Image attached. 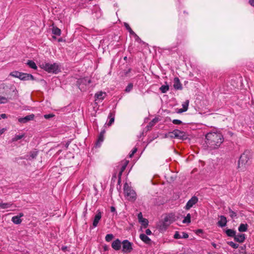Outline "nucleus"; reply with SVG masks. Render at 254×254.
Masks as SVG:
<instances>
[{"label":"nucleus","instance_id":"obj_1","mask_svg":"<svg viewBox=\"0 0 254 254\" xmlns=\"http://www.w3.org/2000/svg\"><path fill=\"white\" fill-rule=\"evenodd\" d=\"M205 142L210 150L218 148L223 142L222 134L218 132H210L205 135Z\"/></svg>","mask_w":254,"mask_h":254},{"label":"nucleus","instance_id":"obj_2","mask_svg":"<svg viewBox=\"0 0 254 254\" xmlns=\"http://www.w3.org/2000/svg\"><path fill=\"white\" fill-rule=\"evenodd\" d=\"M6 89L5 92H2V95L5 96L8 100L15 99L18 97V91L16 88L14 86H9L5 83H1L0 84V88Z\"/></svg>","mask_w":254,"mask_h":254},{"label":"nucleus","instance_id":"obj_3","mask_svg":"<svg viewBox=\"0 0 254 254\" xmlns=\"http://www.w3.org/2000/svg\"><path fill=\"white\" fill-rule=\"evenodd\" d=\"M40 66L49 73H57L61 71L60 65L57 63L52 64L43 62L40 64Z\"/></svg>","mask_w":254,"mask_h":254},{"label":"nucleus","instance_id":"obj_4","mask_svg":"<svg viewBox=\"0 0 254 254\" xmlns=\"http://www.w3.org/2000/svg\"><path fill=\"white\" fill-rule=\"evenodd\" d=\"M173 221L174 217L173 215H166L162 221H161L158 224L159 229L162 231H165L168 227L173 222Z\"/></svg>","mask_w":254,"mask_h":254},{"label":"nucleus","instance_id":"obj_5","mask_svg":"<svg viewBox=\"0 0 254 254\" xmlns=\"http://www.w3.org/2000/svg\"><path fill=\"white\" fill-rule=\"evenodd\" d=\"M124 190L126 197L129 201L135 200L136 198V194L134 190L130 187L127 183L124 186Z\"/></svg>","mask_w":254,"mask_h":254},{"label":"nucleus","instance_id":"obj_6","mask_svg":"<svg viewBox=\"0 0 254 254\" xmlns=\"http://www.w3.org/2000/svg\"><path fill=\"white\" fill-rule=\"evenodd\" d=\"M166 137L175 138L182 140H185L187 138L186 132L179 129H175L173 131L169 132L167 134H166Z\"/></svg>","mask_w":254,"mask_h":254},{"label":"nucleus","instance_id":"obj_7","mask_svg":"<svg viewBox=\"0 0 254 254\" xmlns=\"http://www.w3.org/2000/svg\"><path fill=\"white\" fill-rule=\"evenodd\" d=\"M249 160V157L248 155V152H245L243 154H242L238 161V168H241L245 165H246Z\"/></svg>","mask_w":254,"mask_h":254},{"label":"nucleus","instance_id":"obj_8","mask_svg":"<svg viewBox=\"0 0 254 254\" xmlns=\"http://www.w3.org/2000/svg\"><path fill=\"white\" fill-rule=\"evenodd\" d=\"M123 250L124 253H129L132 250V244L127 240H124L122 242Z\"/></svg>","mask_w":254,"mask_h":254},{"label":"nucleus","instance_id":"obj_9","mask_svg":"<svg viewBox=\"0 0 254 254\" xmlns=\"http://www.w3.org/2000/svg\"><path fill=\"white\" fill-rule=\"evenodd\" d=\"M198 201V198L195 196H192L187 203L185 208L186 210H189Z\"/></svg>","mask_w":254,"mask_h":254},{"label":"nucleus","instance_id":"obj_10","mask_svg":"<svg viewBox=\"0 0 254 254\" xmlns=\"http://www.w3.org/2000/svg\"><path fill=\"white\" fill-rule=\"evenodd\" d=\"M102 212H101L100 210H98L97 211L92 223L93 227L94 228H95L98 226V224L102 218Z\"/></svg>","mask_w":254,"mask_h":254},{"label":"nucleus","instance_id":"obj_11","mask_svg":"<svg viewBox=\"0 0 254 254\" xmlns=\"http://www.w3.org/2000/svg\"><path fill=\"white\" fill-rule=\"evenodd\" d=\"M34 115L32 114L23 118H18V121L20 123L25 124L30 121L33 120L34 118Z\"/></svg>","mask_w":254,"mask_h":254},{"label":"nucleus","instance_id":"obj_12","mask_svg":"<svg viewBox=\"0 0 254 254\" xmlns=\"http://www.w3.org/2000/svg\"><path fill=\"white\" fill-rule=\"evenodd\" d=\"M19 79L22 80H33L34 77L31 74L21 72Z\"/></svg>","mask_w":254,"mask_h":254},{"label":"nucleus","instance_id":"obj_13","mask_svg":"<svg viewBox=\"0 0 254 254\" xmlns=\"http://www.w3.org/2000/svg\"><path fill=\"white\" fill-rule=\"evenodd\" d=\"M122 244V242H121L119 239H117L112 242L111 246L114 250L119 251L121 248Z\"/></svg>","mask_w":254,"mask_h":254},{"label":"nucleus","instance_id":"obj_14","mask_svg":"<svg viewBox=\"0 0 254 254\" xmlns=\"http://www.w3.org/2000/svg\"><path fill=\"white\" fill-rule=\"evenodd\" d=\"M106 96V92L99 91L95 94V101H102Z\"/></svg>","mask_w":254,"mask_h":254},{"label":"nucleus","instance_id":"obj_15","mask_svg":"<svg viewBox=\"0 0 254 254\" xmlns=\"http://www.w3.org/2000/svg\"><path fill=\"white\" fill-rule=\"evenodd\" d=\"M23 215L22 213H20L18 215L13 216L11 218L12 222L15 224H20L22 222L21 217Z\"/></svg>","mask_w":254,"mask_h":254},{"label":"nucleus","instance_id":"obj_16","mask_svg":"<svg viewBox=\"0 0 254 254\" xmlns=\"http://www.w3.org/2000/svg\"><path fill=\"white\" fill-rule=\"evenodd\" d=\"M173 82V87L176 90H182V84L180 82V79L178 77H175Z\"/></svg>","mask_w":254,"mask_h":254},{"label":"nucleus","instance_id":"obj_17","mask_svg":"<svg viewBox=\"0 0 254 254\" xmlns=\"http://www.w3.org/2000/svg\"><path fill=\"white\" fill-rule=\"evenodd\" d=\"M189 237V235L188 233L182 232L181 233H180L178 231H176L174 235V238L176 239H181V238H184L187 239Z\"/></svg>","mask_w":254,"mask_h":254},{"label":"nucleus","instance_id":"obj_18","mask_svg":"<svg viewBox=\"0 0 254 254\" xmlns=\"http://www.w3.org/2000/svg\"><path fill=\"white\" fill-rule=\"evenodd\" d=\"M246 239V235L244 234H239L235 235L234 240L238 243H243Z\"/></svg>","mask_w":254,"mask_h":254},{"label":"nucleus","instance_id":"obj_19","mask_svg":"<svg viewBox=\"0 0 254 254\" xmlns=\"http://www.w3.org/2000/svg\"><path fill=\"white\" fill-rule=\"evenodd\" d=\"M227 220L226 217L223 215L220 216V220L218 221L217 224L219 227H224L226 226Z\"/></svg>","mask_w":254,"mask_h":254},{"label":"nucleus","instance_id":"obj_20","mask_svg":"<svg viewBox=\"0 0 254 254\" xmlns=\"http://www.w3.org/2000/svg\"><path fill=\"white\" fill-rule=\"evenodd\" d=\"M104 133H105V130H103L100 132V133L98 136V140L96 143V147H100L101 145V144L103 141Z\"/></svg>","mask_w":254,"mask_h":254},{"label":"nucleus","instance_id":"obj_21","mask_svg":"<svg viewBox=\"0 0 254 254\" xmlns=\"http://www.w3.org/2000/svg\"><path fill=\"white\" fill-rule=\"evenodd\" d=\"M139 238L143 242L146 244H150L151 243V239L144 234H141L139 236Z\"/></svg>","mask_w":254,"mask_h":254},{"label":"nucleus","instance_id":"obj_22","mask_svg":"<svg viewBox=\"0 0 254 254\" xmlns=\"http://www.w3.org/2000/svg\"><path fill=\"white\" fill-rule=\"evenodd\" d=\"M108 119L109 120L108 123H107V125L108 126H111L112 124L115 121V112H110L109 116Z\"/></svg>","mask_w":254,"mask_h":254},{"label":"nucleus","instance_id":"obj_23","mask_svg":"<svg viewBox=\"0 0 254 254\" xmlns=\"http://www.w3.org/2000/svg\"><path fill=\"white\" fill-rule=\"evenodd\" d=\"M38 155V151L36 150L31 151L29 155H27V159L31 160L36 158Z\"/></svg>","mask_w":254,"mask_h":254},{"label":"nucleus","instance_id":"obj_24","mask_svg":"<svg viewBox=\"0 0 254 254\" xmlns=\"http://www.w3.org/2000/svg\"><path fill=\"white\" fill-rule=\"evenodd\" d=\"M248 230L247 224H241L238 228V230L240 232H246Z\"/></svg>","mask_w":254,"mask_h":254},{"label":"nucleus","instance_id":"obj_25","mask_svg":"<svg viewBox=\"0 0 254 254\" xmlns=\"http://www.w3.org/2000/svg\"><path fill=\"white\" fill-rule=\"evenodd\" d=\"M225 233L228 236L233 237L234 238L236 235V232L234 230L230 229H227Z\"/></svg>","mask_w":254,"mask_h":254},{"label":"nucleus","instance_id":"obj_26","mask_svg":"<svg viewBox=\"0 0 254 254\" xmlns=\"http://www.w3.org/2000/svg\"><path fill=\"white\" fill-rule=\"evenodd\" d=\"M158 122V118H154L153 119L151 122L149 123L148 125L147 126V127L148 128V130L149 129V128H151L152 127H153L155 124H156Z\"/></svg>","mask_w":254,"mask_h":254},{"label":"nucleus","instance_id":"obj_27","mask_svg":"<svg viewBox=\"0 0 254 254\" xmlns=\"http://www.w3.org/2000/svg\"><path fill=\"white\" fill-rule=\"evenodd\" d=\"M12 205L11 202H6V203H0V208L2 209H7L10 208Z\"/></svg>","mask_w":254,"mask_h":254},{"label":"nucleus","instance_id":"obj_28","mask_svg":"<svg viewBox=\"0 0 254 254\" xmlns=\"http://www.w3.org/2000/svg\"><path fill=\"white\" fill-rule=\"evenodd\" d=\"M52 33L55 35L60 36L61 34V30L56 26H54L52 28Z\"/></svg>","mask_w":254,"mask_h":254},{"label":"nucleus","instance_id":"obj_29","mask_svg":"<svg viewBox=\"0 0 254 254\" xmlns=\"http://www.w3.org/2000/svg\"><path fill=\"white\" fill-rule=\"evenodd\" d=\"M27 64L29 65L30 67L34 69H36L37 68L36 64L33 61L29 60L27 62Z\"/></svg>","mask_w":254,"mask_h":254},{"label":"nucleus","instance_id":"obj_30","mask_svg":"<svg viewBox=\"0 0 254 254\" xmlns=\"http://www.w3.org/2000/svg\"><path fill=\"white\" fill-rule=\"evenodd\" d=\"M169 89V86L168 85H164L160 87V90L163 93H166Z\"/></svg>","mask_w":254,"mask_h":254},{"label":"nucleus","instance_id":"obj_31","mask_svg":"<svg viewBox=\"0 0 254 254\" xmlns=\"http://www.w3.org/2000/svg\"><path fill=\"white\" fill-rule=\"evenodd\" d=\"M24 136V134L15 135L14 136V137H13L11 139V142L16 141H17V140H18L19 139H22Z\"/></svg>","mask_w":254,"mask_h":254},{"label":"nucleus","instance_id":"obj_32","mask_svg":"<svg viewBox=\"0 0 254 254\" xmlns=\"http://www.w3.org/2000/svg\"><path fill=\"white\" fill-rule=\"evenodd\" d=\"M21 73V72H19L18 71H14L10 72V75L11 76L14 77L19 78Z\"/></svg>","mask_w":254,"mask_h":254},{"label":"nucleus","instance_id":"obj_33","mask_svg":"<svg viewBox=\"0 0 254 254\" xmlns=\"http://www.w3.org/2000/svg\"><path fill=\"white\" fill-rule=\"evenodd\" d=\"M191 215L190 213L187 214V216L184 218L183 220L184 223H190V222Z\"/></svg>","mask_w":254,"mask_h":254},{"label":"nucleus","instance_id":"obj_34","mask_svg":"<svg viewBox=\"0 0 254 254\" xmlns=\"http://www.w3.org/2000/svg\"><path fill=\"white\" fill-rule=\"evenodd\" d=\"M124 26L126 28L127 30L130 35L134 34L135 32L131 29L129 25L127 23H125Z\"/></svg>","mask_w":254,"mask_h":254},{"label":"nucleus","instance_id":"obj_35","mask_svg":"<svg viewBox=\"0 0 254 254\" xmlns=\"http://www.w3.org/2000/svg\"><path fill=\"white\" fill-rule=\"evenodd\" d=\"M128 163V161H127V160L123 162L122 163V165H121L120 171H122V172H124L125 171V170L126 169Z\"/></svg>","mask_w":254,"mask_h":254},{"label":"nucleus","instance_id":"obj_36","mask_svg":"<svg viewBox=\"0 0 254 254\" xmlns=\"http://www.w3.org/2000/svg\"><path fill=\"white\" fill-rule=\"evenodd\" d=\"M189 104V100H187L182 104L183 109L184 111H187L188 109Z\"/></svg>","mask_w":254,"mask_h":254},{"label":"nucleus","instance_id":"obj_37","mask_svg":"<svg viewBox=\"0 0 254 254\" xmlns=\"http://www.w3.org/2000/svg\"><path fill=\"white\" fill-rule=\"evenodd\" d=\"M9 101V100L4 96H0V104H5Z\"/></svg>","mask_w":254,"mask_h":254},{"label":"nucleus","instance_id":"obj_38","mask_svg":"<svg viewBox=\"0 0 254 254\" xmlns=\"http://www.w3.org/2000/svg\"><path fill=\"white\" fill-rule=\"evenodd\" d=\"M133 86V85L132 83H129L125 89V92L127 93L129 92L132 89Z\"/></svg>","mask_w":254,"mask_h":254},{"label":"nucleus","instance_id":"obj_39","mask_svg":"<svg viewBox=\"0 0 254 254\" xmlns=\"http://www.w3.org/2000/svg\"><path fill=\"white\" fill-rule=\"evenodd\" d=\"M78 81H80L81 83H82L85 84L86 85V84H89L91 82V80L90 79H88V78H84L81 79Z\"/></svg>","mask_w":254,"mask_h":254},{"label":"nucleus","instance_id":"obj_40","mask_svg":"<svg viewBox=\"0 0 254 254\" xmlns=\"http://www.w3.org/2000/svg\"><path fill=\"white\" fill-rule=\"evenodd\" d=\"M139 221L141 223V225L145 227H146L148 224V221L145 218H143L141 220Z\"/></svg>","mask_w":254,"mask_h":254},{"label":"nucleus","instance_id":"obj_41","mask_svg":"<svg viewBox=\"0 0 254 254\" xmlns=\"http://www.w3.org/2000/svg\"><path fill=\"white\" fill-rule=\"evenodd\" d=\"M227 244L233 249H237L239 247L238 244H236L232 241L228 242Z\"/></svg>","mask_w":254,"mask_h":254},{"label":"nucleus","instance_id":"obj_42","mask_svg":"<svg viewBox=\"0 0 254 254\" xmlns=\"http://www.w3.org/2000/svg\"><path fill=\"white\" fill-rule=\"evenodd\" d=\"M229 213L230 216L232 218H233L237 216L236 212L233 211L230 208H229Z\"/></svg>","mask_w":254,"mask_h":254},{"label":"nucleus","instance_id":"obj_43","mask_svg":"<svg viewBox=\"0 0 254 254\" xmlns=\"http://www.w3.org/2000/svg\"><path fill=\"white\" fill-rule=\"evenodd\" d=\"M114 238V236L112 234H107L105 237V240L107 242L111 241Z\"/></svg>","mask_w":254,"mask_h":254},{"label":"nucleus","instance_id":"obj_44","mask_svg":"<svg viewBox=\"0 0 254 254\" xmlns=\"http://www.w3.org/2000/svg\"><path fill=\"white\" fill-rule=\"evenodd\" d=\"M172 123L175 125H181L183 123L181 120L177 119L173 120Z\"/></svg>","mask_w":254,"mask_h":254},{"label":"nucleus","instance_id":"obj_45","mask_svg":"<svg viewBox=\"0 0 254 254\" xmlns=\"http://www.w3.org/2000/svg\"><path fill=\"white\" fill-rule=\"evenodd\" d=\"M136 151H137V148H133V149L131 150V152L129 153V157L130 158H131V157L133 156V155L134 154V153H136Z\"/></svg>","mask_w":254,"mask_h":254},{"label":"nucleus","instance_id":"obj_46","mask_svg":"<svg viewBox=\"0 0 254 254\" xmlns=\"http://www.w3.org/2000/svg\"><path fill=\"white\" fill-rule=\"evenodd\" d=\"M132 36H133L134 37L135 40L138 42H140L141 41L140 38L134 33V34H132Z\"/></svg>","mask_w":254,"mask_h":254},{"label":"nucleus","instance_id":"obj_47","mask_svg":"<svg viewBox=\"0 0 254 254\" xmlns=\"http://www.w3.org/2000/svg\"><path fill=\"white\" fill-rule=\"evenodd\" d=\"M123 172H122V171H119V174H118V184H120L121 183V177H122V174H123Z\"/></svg>","mask_w":254,"mask_h":254},{"label":"nucleus","instance_id":"obj_48","mask_svg":"<svg viewBox=\"0 0 254 254\" xmlns=\"http://www.w3.org/2000/svg\"><path fill=\"white\" fill-rule=\"evenodd\" d=\"M54 116L53 114H46L44 115V118L46 119H49Z\"/></svg>","mask_w":254,"mask_h":254},{"label":"nucleus","instance_id":"obj_49","mask_svg":"<svg viewBox=\"0 0 254 254\" xmlns=\"http://www.w3.org/2000/svg\"><path fill=\"white\" fill-rule=\"evenodd\" d=\"M145 233L147 235H150L152 234L151 230L149 229L146 230Z\"/></svg>","mask_w":254,"mask_h":254},{"label":"nucleus","instance_id":"obj_50","mask_svg":"<svg viewBox=\"0 0 254 254\" xmlns=\"http://www.w3.org/2000/svg\"><path fill=\"white\" fill-rule=\"evenodd\" d=\"M138 220L140 221V220H141L142 219H143V217H142V213L141 212H140L138 214Z\"/></svg>","mask_w":254,"mask_h":254},{"label":"nucleus","instance_id":"obj_51","mask_svg":"<svg viewBox=\"0 0 254 254\" xmlns=\"http://www.w3.org/2000/svg\"><path fill=\"white\" fill-rule=\"evenodd\" d=\"M7 118L6 115L5 114H2L0 115V119H6Z\"/></svg>","mask_w":254,"mask_h":254},{"label":"nucleus","instance_id":"obj_52","mask_svg":"<svg viewBox=\"0 0 254 254\" xmlns=\"http://www.w3.org/2000/svg\"><path fill=\"white\" fill-rule=\"evenodd\" d=\"M111 211L112 212H116V208L114 206H111Z\"/></svg>","mask_w":254,"mask_h":254},{"label":"nucleus","instance_id":"obj_53","mask_svg":"<svg viewBox=\"0 0 254 254\" xmlns=\"http://www.w3.org/2000/svg\"><path fill=\"white\" fill-rule=\"evenodd\" d=\"M249 3L252 5L254 7V0H250L249 1Z\"/></svg>","mask_w":254,"mask_h":254},{"label":"nucleus","instance_id":"obj_54","mask_svg":"<svg viewBox=\"0 0 254 254\" xmlns=\"http://www.w3.org/2000/svg\"><path fill=\"white\" fill-rule=\"evenodd\" d=\"M202 232H203V231L201 229H198V230H196V233L197 234H200V233H202Z\"/></svg>","mask_w":254,"mask_h":254},{"label":"nucleus","instance_id":"obj_55","mask_svg":"<svg viewBox=\"0 0 254 254\" xmlns=\"http://www.w3.org/2000/svg\"><path fill=\"white\" fill-rule=\"evenodd\" d=\"M186 112L185 111H184L183 109H180L178 110V113H182L183 112Z\"/></svg>","mask_w":254,"mask_h":254},{"label":"nucleus","instance_id":"obj_56","mask_svg":"<svg viewBox=\"0 0 254 254\" xmlns=\"http://www.w3.org/2000/svg\"><path fill=\"white\" fill-rule=\"evenodd\" d=\"M4 131V129L3 128L0 130V135H1Z\"/></svg>","mask_w":254,"mask_h":254},{"label":"nucleus","instance_id":"obj_57","mask_svg":"<svg viewBox=\"0 0 254 254\" xmlns=\"http://www.w3.org/2000/svg\"><path fill=\"white\" fill-rule=\"evenodd\" d=\"M131 70V69L129 68L128 70L126 72V74H127Z\"/></svg>","mask_w":254,"mask_h":254},{"label":"nucleus","instance_id":"obj_58","mask_svg":"<svg viewBox=\"0 0 254 254\" xmlns=\"http://www.w3.org/2000/svg\"><path fill=\"white\" fill-rule=\"evenodd\" d=\"M245 248H246V246H245L241 247V249L242 250H245Z\"/></svg>","mask_w":254,"mask_h":254},{"label":"nucleus","instance_id":"obj_59","mask_svg":"<svg viewBox=\"0 0 254 254\" xmlns=\"http://www.w3.org/2000/svg\"><path fill=\"white\" fill-rule=\"evenodd\" d=\"M66 247H62V250L63 251H65V250L66 249Z\"/></svg>","mask_w":254,"mask_h":254},{"label":"nucleus","instance_id":"obj_60","mask_svg":"<svg viewBox=\"0 0 254 254\" xmlns=\"http://www.w3.org/2000/svg\"><path fill=\"white\" fill-rule=\"evenodd\" d=\"M114 178H116V174H114L113 175V178H112V179H113Z\"/></svg>","mask_w":254,"mask_h":254},{"label":"nucleus","instance_id":"obj_61","mask_svg":"<svg viewBox=\"0 0 254 254\" xmlns=\"http://www.w3.org/2000/svg\"><path fill=\"white\" fill-rule=\"evenodd\" d=\"M63 41L62 38L59 39L58 41L59 42H62Z\"/></svg>","mask_w":254,"mask_h":254},{"label":"nucleus","instance_id":"obj_62","mask_svg":"<svg viewBox=\"0 0 254 254\" xmlns=\"http://www.w3.org/2000/svg\"><path fill=\"white\" fill-rule=\"evenodd\" d=\"M104 250H107V248H106V247H104Z\"/></svg>","mask_w":254,"mask_h":254},{"label":"nucleus","instance_id":"obj_63","mask_svg":"<svg viewBox=\"0 0 254 254\" xmlns=\"http://www.w3.org/2000/svg\"><path fill=\"white\" fill-rule=\"evenodd\" d=\"M53 38H54V39H56V37L55 36H53Z\"/></svg>","mask_w":254,"mask_h":254},{"label":"nucleus","instance_id":"obj_64","mask_svg":"<svg viewBox=\"0 0 254 254\" xmlns=\"http://www.w3.org/2000/svg\"><path fill=\"white\" fill-rule=\"evenodd\" d=\"M68 145V144H67H67H66V147H67Z\"/></svg>","mask_w":254,"mask_h":254}]
</instances>
